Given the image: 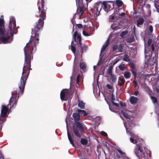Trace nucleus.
I'll use <instances>...</instances> for the list:
<instances>
[{"label": "nucleus", "instance_id": "33", "mask_svg": "<svg viewBox=\"0 0 159 159\" xmlns=\"http://www.w3.org/2000/svg\"><path fill=\"white\" fill-rule=\"evenodd\" d=\"M118 67L121 70H123L125 68V65L124 64H120L119 66Z\"/></svg>", "mask_w": 159, "mask_h": 159}, {"label": "nucleus", "instance_id": "20", "mask_svg": "<svg viewBox=\"0 0 159 159\" xmlns=\"http://www.w3.org/2000/svg\"><path fill=\"white\" fill-rule=\"evenodd\" d=\"M119 80L118 83V85L120 86H123L125 82L124 78H121L119 77Z\"/></svg>", "mask_w": 159, "mask_h": 159}, {"label": "nucleus", "instance_id": "26", "mask_svg": "<svg viewBox=\"0 0 159 159\" xmlns=\"http://www.w3.org/2000/svg\"><path fill=\"white\" fill-rule=\"evenodd\" d=\"M113 68V65H111L108 68V70L107 71V73L110 75L111 74H112V69Z\"/></svg>", "mask_w": 159, "mask_h": 159}, {"label": "nucleus", "instance_id": "19", "mask_svg": "<svg viewBox=\"0 0 159 159\" xmlns=\"http://www.w3.org/2000/svg\"><path fill=\"white\" fill-rule=\"evenodd\" d=\"M138 100V98H137L133 96L131 97L129 99L130 102L133 104H135L137 102Z\"/></svg>", "mask_w": 159, "mask_h": 159}, {"label": "nucleus", "instance_id": "58", "mask_svg": "<svg viewBox=\"0 0 159 159\" xmlns=\"http://www.w3.org/2000/svg\"><path fill=\"white\" fill-rule=\"evenodd\" d=\"M116 157L118 159H120L121 158L120 156L118 154L117 155Z\"/></svg>", "mask_w": 159, "mask_h": 159}, {"label": "nucleus", "instance_id": "53", "mask_svg": "<svg viewBox=\"0 0 159 159\" xmlns=\"http://www.w3.org/2000/svg\"><path fill=\"white\" fill-rule=\"evenodd\" d=\"M156 91L157 93H159V89L156 86Z\"/></svg>", "mask_w": 159, "mask_h": 159}, {"label": "nucleus", "instance_id": "48", "mask_svg": "<svg viewBox=\"0 0 159 159\" xmlns=\"http://www.w3.org/2000/svg\"><path fill=\"white\" fill-rule=\"evenodd\" d=\"M78 28L79 29H80L83 27V25L82 24H76Z\"/></svg>", "mask_w": 159, "mask_h": 159}, {"label": "nucleus", "instance_id": "49", "mask_svg": "<svg viewBox=\"0 0 159 159\" xmlns=\"http://www.w3.org/2000/svg\"><path fill=\"white\" fill-rule=\"evenodd\" d=\"M132 73L133 74V75L134 76V78H136V72L134 70H133L132 71Z\"/></svg>", "mask_w": 159, "mask_h": 159}, {"label": "nucleus", "instance_id": "45", "mask_svg": "<svg viewBox=\"0 0 159 159\" xmlns=\"http://www.w3.org/2000/svg\"><path fill=\"white\" fill-rule=\"evenodd\" d=\"M149 30L151 33H152L153 31V27L151 25H150L149 26Z\"/></svg>", "mask_w": 159, "mask_h": 159}, {"label": "nucleus", "instance_id": "7", "mask_svg": "<svg viewBox=\"0 0 159 159\" xmlns=\"http://www.w3.org/2000/svg\"><path fill=\"white\" fill-rule=\"evenodd\" d=\"M102 7V3L101 2H100L96 3L95 4L94 8L91 9L94 17H97L99 15L100 11Z\"/></svg>", "mask_w": 159, "mask_h": 159}, {"label": "nucleus", "instance_id": "12", "mask_svg": "<svg viewBox=\"0 0 159 159\" xmlns=\"http://www.w3.org/2000/svg\"><path fill=\"white\" fill-rule=\"evenodd\" d=\"M103 5L104 9L106 12H108L110 11L111 8V7L110 5H108L107 4V2L105 1H104L102 3V6Z\"/></svg>", "mask_w": 159, "mask_h": 159}, {"label": "nucleus", "instance_id": "40", "mask_svg": "<svg viewBox=\"0 0 159 159\" xmlns=\"http://www.w3.org/2000/svg\"><path fill=\"white\" fill-rule=\"evenodd\" d=\"M117 151L119 152V153L121 154V155H126L125 153V152H124L122 151L120 149H117Z\"/></svg>", "mask_w": 159, "mask_h": 159}, {"label": "nucleus", "instance_id": "9", "mask_svg": "<svg viewBox=\"0 0 159 159\" xmlns=\"http://www.w3.org/2000/svg\"><path fill=\"white\" fill-rule=\"evenodd\" d=\"M69 93V91L66 89L62 90L60 93V98L62 101H66L67 100V97H66Z\"/></svg>", "mask_w": 159, "mask_h": 159}, {"label": "nucleus", "instance_id": "46", "mask_svg": "<svg viewBox=\"0 0 159 159\" xmlns=\"http://www.w3.org/2000/svg\"><path fill=\"white\" fill-rule=\"evenodd\" d=\"M111 102H114V101L115 100V98L113 93L111 94Z\"/></svg>", "mask_w": 159, "mask_h": 159}, {"label": "nucleus", "instance_id": "6", "mask_svg": "<svg viewBox=\"0 0 159 159\" xmlns=\"http://www.w3.org/2000/svg\"><path fill=\"white\" fill-rule=\"evenodd\" d=\"M134 152L139 159H148L147 156L145 155L147 154L143 152L140 144L137 145V148L135 149Z\"/></svg>", "mask_w": 159, "mask_h": 159}, {"label": "nucleus", "instance_id": "38", "mask_svg": "<svg viewBox=\"0 0 159 159\" xmlns=\"http://www.w3.org/2000/svg\"><path fill=\"white\" fill-rule=\"evenodd\" d=\"M5 121H3L2 120H0V131L2 130L3 123Z\"/></svg>", "mask_w": 159, "mask_h": 159}, {"label": "nucleus", "instance_id": "60", "mask_svg": "<svg viewBox=\"0 0 159 159\" xmlns=\"http://www.w3.org/2000/svg\"><path fill=\"white\" fill-rule=\"evenodd\" d=\"M125 128H126V132L127 133L128 132H129V130H128V128H127V127H125Z\"/></svg>", "mask_w": 159, "mask_h": 159}, {"label": "nucleus", "instance_id": "43", "mask_svg": "<svg viewBox=\"0 0 159 159\" xmlns=\"http://www.w3.org/2000/svg\"><path fill=\"white\" fill-rule=\"evenodd\" d=\"M113 25L112 24L111 25V28H112V30H117L118 29H119V28H118V26H116L114 27H113Z\"/></svg>", "mask_w": 159, "mask_h": 159}, {"label": "nucleus", "instance_id": "54", "mask_svg": "<svg viewBox=\"0 0 159 159\" xmlns=\"http://www.w3.org/2000/svg\"><path fill=\"white\" fill-rule=\"evenodd\" d=\"M74 20V19H73V18L71 20V22L73 24V30H74V22H73V20Z\"/></svg>", "mask_w": 159, "mask_h": 159}, {"label": "nucleus", "instance_id": "16", "mask_svg": "<svg viewBox=\"0 0 159 159\" xmlns=\"http://www.w3.org/2000/svg\"><path fill=\"white\" fill-rule=\"evenodd\" d=\"M152 42V39H149L148 41V46L149 48L150 47H151L152 49L151 53H152L154 50V46L153 43L151 44Z\"/></svg>", "mask_w": 159, "mask_h": 159}, {"label": "nucleus", "instance_id": "24", "mask_svg": "<svg viewBox=\"0 0 159 159\" xmlns=\"http://www.w3.org/2000/svg\"><path fill=\"white\" fill-rule=\"evenodd\" d=\"M73 43V41H72L71 42V45L69 46V48H70V46L71 47L70 49H71L72 51L73 52L74 54H75V52H76V49L75 47L72 44Z\"/></svg>", "mask_w": 159, "mask_h": 159}, {"label": "nucleus", "instance_id": "44", "mask_svg": "<svg viewBox=\"0 0 159 159\" xmlns=\"http://www.w3.org/2000/svg\"><path fill=\"white\" fill-rule=\"evenodd\" d=\"M83 35L85 36H89V35L88 33H87L85 30L83 31Z\"/></svg>", "mask_w": 159, "mask_h": 159}, {"label": "nucleus", "instance_id": "42", "mask_svg": "<svg viewBox=\"0 0 159 159\" xmlns=\"http://www.w3.org/2000/svg\"><path fill=\"white\" fill-rule=\"evenodd\" d=\"M101 134L102 135H103L105 137H107V133H106L105 132L103 131L101 132Z\"/></svg>", "mask_w": 159, "mask_h": 159}, {"label": "nucleus", "instance_id": "1", "mask_svg": "<svg viewBox=\"0 0 159 159\" xmlns=\"http://www.w3.org/2000/svg\"><path fill=\"white\" fill-rule=\"evenodd\" d=\"M39 43V41H29L24 48L25 61L22 69V75L20 78V84L19 88L20 91L18 93L13 92L12 93L9 103L7 105H11L10 109L14 108L16 106L19 98V95L23 93L26 81L28 77L31 68V60L33 59V53L36 50V44Z\"/></svg>", "mask_w": 159, "mask_h": 159}, {"label": "nucleus", "instance_id": "14", "mask_svg": "<svg viewBox=\"0 0 159 159\" xmlns=\"http://www.w3.org/2000/svg\"><path fill=\"white\" fill-rule=\"evenodd\" d=\"M109 43V39H108L105 42L103 45L101 51V54H102L103 51H104L106 48L108 46Z\"/></svg>", "mask_w": 159, "mask_h": 159}, {"label": "nucleus", "instance_id": "50", "mask_svg": "<svg viewBox=\"0 0 159 159\" xmlns=\"http://www.w3.org/2000/svg\"><path fill=\"white\" fill-rule=\"evenodd\" d=\"M112 103L113 105L115 106L116 107H119L118 104L117 103H115L114 102H112Z\"/></svg>", "mask_w": 159, "mask_h": 159}, {"label": "nucleus", "instance_id": "13", "mask_svg": "<svg viewBox=\"0 0 159 159\" xmlns=\"http://www.w3.org/2000/svg\"><path fill=\"white\" fill-rule=\"evenodd\" d=\"M84 12V7H78L76 14L80 15V17L83 15Z\"/></svg>", "mask_w": 159, "mask_h": 159}, {"label": "nucleus", "instance_id": "31", "mask_svg": "<svg viewBox=\"0 0 159 159\" xmlns=\"http://www.w3.org/2000/svg\"><path fill=\"white\" fill-rule=\"evenodd\" d=\"M135 41L134 38V37H132L129 38H128L126 39V41L128 43H132Z\"/></svg>", "mask_w": 159, "mask_h": 159}, {"label": "nucleus", "instance_id": "17", "mask_svg": "<svg viewBox=\"0 0 159 159\" xmlns=\"http://www.w3.org/2000/svg\"><path fill=\"white\" fill-rule=\"evenodd\" d=\"M72 116L75 121H79L80 120V114L78 113H74L73 114Z\"/></svg>", "mask_w": 159, "mask_h": 159}, {"label": "nucleus", "instance_id": "3", "mask_svg": "<svg viewBox=\"0 0 159 159\" xmlns=\"http://www.w3.org/2000/svg\"><path fill=\"white\" fill-rule=\"evenodd\" d=\"M73 37L74 41L76 43L79 42L78 45L81 47V55L84 52H86V51L88 49V47L85 44L82 43L81 42V37L80 35L78 34L77 31H75L74 33Z\"/></svg>", "mask_w": 159, "mask_h": 159}, {"label": "nucleus", "instance_id": "8", "mask_svg": "<svg viewBox=\"0 0 159 159\" xmlns=\"http://www.w3.org/2000/svg\"><path fill=\"white\" fill-rule=\"evenodd\" d=\"M2 108L0 116V120L1 119L3 121H6V118L9 114V113H7L9 110V107L8 105L6 106L2 105Z\"/></svg>", "mask_w": 159, "mask_h": 159}, {"label": "nucleus", "instance_id": "56", "mask_svg": "<svg viewBox=\"0 0 159 159\" xmlns=\"http://www.w3.org/2000/svg\"><path fill=\"white\" fill-rule=\"evenodd\" d=\"M108 2H112V5L113 6V7L111 9H113V8H114V3L112 2V1H109Z\"/></svg>", "mask_w": 159, "mask_h": 159}, {"label": "nucleus", "instance_id": "64", "mask_svg": "<svg viewBox=\"0 0 159 159\" xmlns=\"http://www.w3.org/2000/svg\"><path fill=\"white\" fill-rule=\"evenodd\" d=\"M84 159H85V158H84Z\"/></svg>", "mask_w": 159, "mask_h": 159}, {"label": "nucleus", "instance_id": "10", "mask_svg": "<svg viewBox=\"0 0 159 159\" xmlns=\"http://www.w3.org/2000/svg\"><path fill=\"white\" fill-rule=\"evenodd\" d=\"M124 45L122 44H114L112 47V51L113 52L116 51L118 49V52H124Z\"/></svg>", "mask_w": 159, "mask_h": 159}, {"label": "nucleus", "instance_id": "57", "mask_svg": "<svg viewBox=\"0 0 159 159\" xmlns=\"http://www.w3.org/2000/svg\"><path fill=\"white\" fill-rule=\"evenodd\" d=\"M155 57H157L158 56V53L157 52H156V51H155Z\"/></svg>", "mask_w": 159, "mask_h": 159}, {"label": "nucleus", "instance_id": "59", "mask_svg": "<svg viewBox=\"0 0 159 159\" xmlns=\"http://www.w3.org/2000/svg\"><path fill=\"white\" fill-rule=\"evenodd\" d=\"M80 0H76V5H77V2H78V3H79V2H80Z\"/></svg>", "mask_w": 159, "mask_h": 159}, {"label": "nucleus", "instance_id": "18", "mask_svg": "<svg viewBox=\"0 0 159 159\" xmlns=\"http://www.w3.org/2000/svg\"><path fill=\"white\" fill-rule=\"evenodd\" d=\"M67 136L68 139L70 142V143L72 145L73 147L75 146V145L74 142L73 138L72 136H71L69 132L68 131L67 132Z\"/></svg>", "mask_w": 159, "mask_h": 159}, {"label": "nucleus", "instance_id": "62", "mask_svg": "<svg viewBox=\"0 0 159 159\" xmlns=\"http://www.w3.org/2000/svg\"><path fill=\"white\" fill-rule=\"evenodd\" d=\"M120 105L121 106H122V102H121L120 103Z\"/></svg>", "mask_w": 159, "mask_h": 159}, {"label": "nucleus", "instance_id": "2", "mask_svg": "<svg viewBox=\"0 0 159 159\" xmlns=\"http://www.w3.org/2000/svg\"><path fill=\"white\" fill-rule=\"evenodd\" d=\"M0 36L1 41L4 43H10L12 41L9 35V32L5 30L3 19L0 18Z\"/></svg>", "mask_w": 159, "mask_h": 159}, {"label": "nucleus", "instance_id": "55", "mask_svg": "<svg viewBox=\"0 0 159 159\" xmlns=\"http://www.w3.org/2000/svg\"><path fill=\"white\" fill-rule=\"evenodd\" d=\"M120 15L121 16H124L125 15V13L124 12H122L120 14Z\"/></svg>", "mask_w": 159, "mask_h": 159}, {"label": "nucleus", "instance_id": "37", "mask_svg": "<svg viewBox=\"0 0 159 159\" xmlns=\"http://www.w3.org/2000/svg\"><path fill=\"white\" fill-rule=\"evenodd\" d=\"M136 78H134L132 83H133L134 87H138V84L137 82L136 81Z\"/></svg>", "mask_w": 159, "mask_h": 159}, {"label": "nucleus", "instance_id": "35", "mask_svg": "<svg viewBox=\"0 0 159 159\" xmlns=\"http://www.w3.org/2000/svg\"><path fill=\"white\" fill-rule=\"evenodd\" d=\"M151 98L154 103H155L157 102V99L155 97L153 96H151Z\"/></svg>", "mask_w": 159, "mask_h": 159}, {"label": "nucleus", "instance_id": "29", "mask_svg": "<svg viewBox=\"0 0 159 159\" xmlns=\"http://www.w3.org/2000/svg\"><path fill=\"white\" fill-rule=\"evenodd\" d=\"M121 113L124 116L126 119H130V116H129L127 113H126L125 111H121Z\"/></svg>", "mask_w": 159, "mask_h": 159}, {"label": "nucleus", "instance_id": "28", "mask_svg": "<svg viewBox=\"0 0 159 159\" xmlns=\"http://www.w3.org/2000/svg\"><path fill=\"white\" fill-rule=\"evenodd\" d=\"M131 74L129 72L126 71L124 73V76L126 79L129 78Z\"/></svg>", "mask_w": 159, "mask_h": 159}, {"label": "nucleus", "instance_id": "25", "mask_svg": "<svg viewBox=\"0 0 159 159\" xmlns=\"http://www.w3.org/2000/svg\"><path fill=\"white\" fill-rule=\"evenodd\" d=\"M111 77L112 81L113 83H116V80L117 77L116 75L113 74H111L110 75Z\"/></svg>", "mask_w": 159, "mask_h": 159}, {"label": "nucleus", "instance_id": "4", "mask_svg": "<svg viewBox=\"0 0 159 159\" xmlns=\"http://www.w3.org/2000/svg\"><path fill=\"white\" fill-rule=\"evenodd\" d=\"M75 124L76 127H73V132L75 135L79 138H80L81 137V135L84 131L83 124L79 121H75Z\"/></svg>", "mask_w": 159, "mask_h": 159}, {"label": "nucleus", "instance_id": "27", "mask_svg": "<svg viewBox=\"0 0 159 159\" xmlns=\"http://www.w3.org/2000/svg\"><path fill=\"white\" fill-rule=\"evenodd\" d=\"M80 142L83 145H86L88 143V141L85 139L82 138L80 139Z\"/></svg>", "mask_w": 159, "mask_h": 159}, {"label": "nucleus", "instance_id": "34", "mask_svg": "<svg viewBox=\"0 0 159 159\" xmlns=\"http://www.w3.org/2000/svg\"><path fill=\"white\" fill-rule=\"evenodd\" d=\"M116 14H118V11L117 10H116V11H114L113 14L110 16V18L112 20L114 19L115 17L116 16Z\"/></svg>", "mask_w": 159, "mask_h": 159}, {"label": "nucleus", "instance_id": "30", "mask_svg": "<svg viewBox=\"0 0 159 159\" xmlns=\"http://www.w3.org/2000/svg\"><path fill=\"white\" fill-rule=\"evenodd\" d=\"M80 67L82 70H84L86 68V65L84 62H80Z\"/></svg>", "mask_w": 159, "mask_h": 159}, {"label": "nucleus", "instance_id": "15", "mask_svg": "<svg viewBox=\"0 0 159 159\" xmlns=\"http://www.w3.org/2000/svg\"><path fill=\"white\" fill-rule=\"evenodd\" d=\"M116 4L119 10L121 9L123 7V2L120 0H116Z\"/></svg>", "mask_w": 159, "mask_h": 159}, {"label": "nucleus", "instance_id": "21", "mask_svg": "<svg viewBox=\"0 0 159 159\" xmlns=\"http://www.w3.org/2000/svg\"><path fill=\"white\" fill-rule=\"evenodd\" d=\"M77 111L78 112V113L80 114V116H87L88 115V114L86 113V111L84 110H81L80 109H78Z\"/></svg>", "mask_w": 159, "mask_h": 159}, {"label": "nucleus", "instance_id": "22", "mask_svg": "<svg viewBox=\"0 0 159 159\" xmlns=\"http://www.w3.org/2000/svg\"><path fill=\"white\" fill-rule=\"evenodd\" d=\"M144 20L143 18H139L137 20V26H139V25H142L144 23Z\"/></svg>", "mask_w": 159, "mask_h": 159}, {"label": "nucleus", "instance_id": "32", "mask_svg": "<svg viewBox=\"0 0 159 159\" xmlns=\"http://www.w3.org/2000/svg\"><path fill=\"white\" fill-rule=\"evenodd\" d=\"M123 60V61L126 62H129V61L130 60L129 58V57L127 54H125L124 55Z\"/></svg>", "mask_w": 159, "mask_h": 159}, {"label": "nucleus", "instance_id": "61", "mask_svg": "<svg viewBox=\"0 0 159 159\" xmlns=\"http://www.w3.org/2000/svg\"><path fill=\"white\" fill-rule=\"evenodd\" d=\"M95 68H96V66H93V68H94V69L95 70Z\"/></svg>", "mask_w": 159, "mask_h": 159}, {"label": "nucleus", "instance_id": "52", "mask_svg": "<svg viewBox=\"0 0 159 159\" xmlns=\"http://www.w3.org/2000/svg\"><path fill=\"white\" fill-rule=\"evenodd\" d=\"M119 61V59H117L116 61H115L113 64V66L115 64H116Z\"/></svg>", "mask_w": 159, "mask_h": 159}, {"label": "nucleus", "instance_id": "39", "mask_svg": "<svg viewBox=\"0 0 159 159\" xmlns=\"http://www.w3.org/2000/svg\"><path fill=\"white\" fill-rule=\"evenodd\" d=\"M130 142L131 143H132L134 144L136 143L137 142V141L136 139H133L132 138H130Z\"/></svg>", "mask_w": 159, "mask_h": 159}, {"label": "nucleus", "instance_id": "51", "mask_svg": "<svg viewBox=\"0 0 159 159\" xmlns=\"http://www.w3.org/2000/svg\"><path fill=\"white\" fill-rule=\"evenodd\" d=\"M134 94L135 95V96H137L139 95V92L138 91H135V92H134Z\"/></svg>", "mask_w": 159, "mask_h": 159}, {"label": "nucleus", "instance_id": "23", "mask_svg": "<svg viewBox=\"0 0 159 159\" xmlns=\"http://www.w3.org/2000/svg\"><path fill=\"white\" fill-rule=\"evenodd\" d=\"M85 103H84L83 101H78V106L81 109H84L85 108Z\"/></svg>", "mask_w": 159, "mask_h": 159}, {"label": "nucleus", "instance_id": "41", "mask_svg": "<svg viewBox=\"0 0 159 159\" xmlns=\"http://www.w3.org/2000/svg\"><path fill=\"white\" fill-rule=\"evenodd\" d=\"M80 75L79 74L77 76L76 78V82L77 84H79L80 82Z\"/></svg>", "mask_w": 159, "mask_h": 159}, {"label": "nucleus", "instance_id": "11", "mask_svg": "<svg viewBox=\"0 0 159 159\" xmlns=\"http://www.w3.org/2000/svg\"><path fill=\"white\" fill-rule=\"evenodd\" d=\"M79 70L77 67V64L74 62L73 67L72 76L70 77L71 81H72V79L75 77Z\"/></svg>", "mask_w": 159, "mask_h": 159}, {"label": "nucleus", "instance_id": "5", "mask_svg": "<svg viewBox=\"0 0 159 159\" xmlns=\"http://www.w3.org/2000/svg\"><path fill=\"white\" fill-rule=\"evenodd\" d=\"M9 28V30L8 32H9V35L11 38H12V39L14 34H16L17 32L15 20H13L11 21H10Z\"/></svg>", "mask_w": 159, "mask_h": 159}, {"label": "nucleus", "instance_id": "36", "mask_svg": "<svg viewBox=\"0 0 159 159\" xmlns=\"http://www.w3.org/2000/svg\"><path fill=\"white\" fill-rule=\"evenodd\" d=\"M128 33V31L127 30L125 31H123L120 34V36L122 37L123 38L124 36L127 34Z\"/></svg>", "mask_w": 159, "mask_h": 159}, {"label": "nucleus", "instance_id": "47", "mask_svg": "<svg viewBox=\"0 0 159 159\" xmlns=\"http://www.w3.org/2000/svg\"><path fill=\"white\" fill-rule=\"evenodd\" d=\"M106 87L108 89H113V87L109 84L106 85Z\"/></svg>", "mask_w": 159, "mask_h": 159}, {"label": "nucleus", "instance_id": "63", "mask_svg": "<svg viewBox=\"0 0 159 159\" xmlns=\"http://www.w3.org/2000/svg\"><path fill=\"white\" fill-rule=\"evenodd\" d=\"M86 1H88V0H86Z\"/></svg>", "mask_w": 159, "mask_h": 159}]
</instances>
